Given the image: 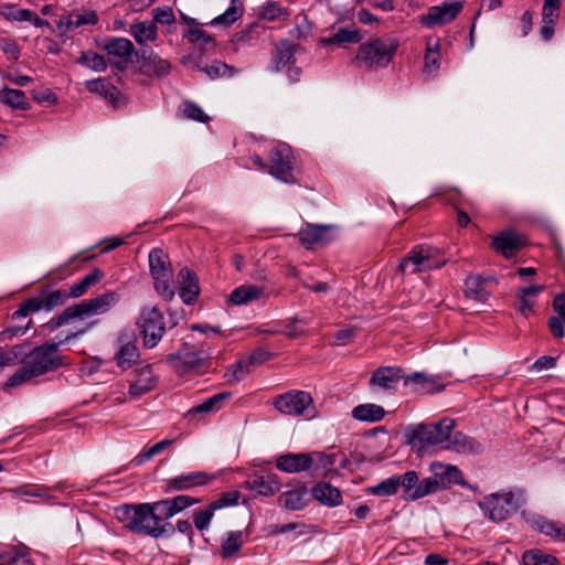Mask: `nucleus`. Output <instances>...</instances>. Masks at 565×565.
Masks as SVG:
<instances>
[{"instance_id": "obj_52", "label": "nucleus", "mask_w": 565, "mask_h": 565, "mask_svg": "<svg viewBox=\"0 0 565 565\" xmlns=\"http://www.w3.org/2000/svg\"><path fill=\"white\" fill-rule=\"evenodd\" d=\"M23 366L18 369L6 382V387H17L38 377L29 365L22 360Z\"/></svg>"}, {"instance_id": "obj_7", "label": "nucleus", "mask_w": 565, "mask_h": 565, "mask_svg": "<svg viewBox=\"0 0 565 565\" xmlns=\"http://www.w3.org/2000/svg\"><path fill=\"white\" fill-rule=\"evenodd\" d=\"M271 404L277 412L286 416L313 418L317 415L313 398L306 391L290 390L276 395Z\"/></svg>"}, {"instance_id": "obj_40", "label": "nucleus", "mask_w": 565, "mask_h": 565, "mask_svg": "<svg viewBox=\"0 0 565 565\" xmlns=\"http://www.w3.org/2000/svg\"><path fill=\"white\" fill-rule=\"evenodd\" d=\"M231 397L230 392H221L214 394L213 396L205 399L203 403L193 406L186 413V416H192L196 414H206L210 412H214L221 408L222 404Z\"/></svg>"}, {"instance_id": "obj_21", "label": "nucleus", "mask_w": 565, "mask_h": 565, "mask_svg": "<svg viewBox=\"0 0 565 565\" xmlns=\"http://www.w3.org/2000/svg\"><path fill=\"white\" fill-rule=\"evenodd\" d=\"M212 475L203 471L182 473L166 481V491H183L209 483Z\"/></svg>"}, {"instance_id": "obj_13", "label": "nucleus", "mask_w": 565, "mask_h": 565, "mask_svg": "<svg viewBox=\"0 0 565 565\" xmlns=\"http://www.w3.org/2000/svg\"><path fill=\"white\" fill-rule=\"evenodd\" d=\"M333 232V225L307 223L296 236L299 243L307 249H316L331 243L335 237Z\"/></svg>"}, {"instance_id": "obj_44", "label": "nucleus", "mask_w": 565, "mask_h": 565, "mask_svg": "<svg viewBox=\"0 0 565 565\" xmlns=\"http://www.w3.org/2000/svg\"><path fill=\"white\" fill-rule=\"evenodd\" d=\"M305 491L290 490L281 493L278 498V502L286 510L296 511L305 507Z\"/></svg>"}, {"instance_id": "obj_15", "label": "nucleus", "mask_w": 565, "mask_h": 565, "mask_svg": "<svg viewBox=\"0 0 565 565\" xmlns=\"http://www.w3.org/2000/svg\"><path fill=\"white\" fill-rule=\"evenodd\" d=\"M205 359L202 352L184 349L169 354L167 362L179 375H183L199 369Z\"/></svg>"}, {"instance_id": "obj_4", "label": "nucleus", "mask_w": 565, "mask_h": 565, "mask_svg": "<svg viewBox=\"0 0 565 565\" xmlns=\"http://www.w3.org/2000/svg\"><path fill=\"white\" fill-rule=\"evenodd\" d=\"M399 42L392 36L375 38L360 45L355 61L369 70L386 67L395 55Z\"/></svg>"}, {"instance_id": "obj_14", "label": "nucleus", "mask_w": 565, "mask_h": 565, "mask_svg": "<svg viewBox=\"0 0 565 565\" xmlns=\"http://www.w3.org/2000/svg\"><path fill=\"white\" fill-rule=\"evenodd\" d=\"M140 62L139 71L141 74L149 77H163L171 71V64L168 60L162 58L152 50H142L136 53Z\"/></svg>"}, {"instance_id": "obj_31", "label": "nucleus", "mask_w": 565, "mask_h": 565, "mask_svg": "<svg viewBox=\"0 0 565 565\" xmlns=\"http://www.w3.org/2000/svg\"><path fill=\"white\" fill-rule=\"evenodd\" d=\"M544 290L543 285L520 288L516 292V310L524 317L533 312L537 296Z\"/></svg>"}, {"instance_id": "obj_10", "label": "nucleus", "mask_w": 565, "mask_h": 565, "mask_svg": "<svg viewBox=\"0 0 565 565\" xmlns=\"http://www.w3.org/2000/svg\"><path fill=\"white\" fill-rule=\"evenodd\" d=\"M138 327L143 338L145 347L154 348L166 332L162 312L157 307L146 306L141 309Z\"/></svg>"}, {"instance_id": "obj_9", "label": "nucleus", "mask_w": 565, "mask_h": 565, "mask_svg": "<svg viewBox=\"0 0 565 565\" xmlns=\"http://www.w3.org/2000/svg\"><path fill=\"white\" fill-rule=\"evenodd\" d=\"M456 422L449 417H444L434 424H420L412 433V440L420 446H436L447 443L454 433Z\"/></svg>"}, {"instance_id": "obj_41", "label": "nucleus", "mask_w": 565, "mask_h": 565, "mask_svg": "<svg viewBox=\"0 0 565 565\" xmlns=\"http://www.w3.org/2000/svg\"><path fill=\"white\" fill-rule=\"evenodd\" d=\"M362 40V35L359 30L340 28L331 36L322 39V43L326 45L338 44L344 45L347 43H359Z\"/></svg>"}, {"instance_id": "obj_5", "label": "nucleus", "mask_w": 565, "mask_h": 565, "mask_svg": "<svg viewBox=\"0 0 565 565\" xmlns=\"http://www.w3.org/2000/svg\"><path fill=\"white\" fill-rule=\"evenodd\" d=\"M524 502V492L516 490L489 494L480 502V508L489 520L501 522L515 513Z\"/></svg>"}, {"instance_id": "obj_39", "label": "nucleus", "mask_w": 565, "mask_h": 565, "mask_svg": "<svg viewBox=\"0 0 565 565\" xmlns=\"http://www.w3.org/2000/svg\"><path fill=\"white\" fill-rule=\"evenodd\" d=\"M244 4L241 0H231L228 8L224 13L214 18L210 24L230 26L242 18Z\"/></svg>"}, {"instance_id": "obj_23", "label": "nucleus", "mask_w": 565, "mask_h": 565, "mask_svg": "<svg viewBox=\"0 0 565 565\" xmlns=\"http://www.w3.org/2000/svg\"><path fill=\"white\" fill-rule=\"evenodd\" d=\"M445 448L463 455H478L483 451V445L480 441L461 431L452 433Z\"/></svg>"}, {"instance_id": "obj_45", "label": "nucleus", "mask_w": 565, "mask_h": 565, "mask_svg": "<svg viewBox=\"0 0 565 565\" xmlns=\"http://www.w3.org/2000/svg\"><path fill=\"white\" fill-rule=\"evenodd\" d=\"M131 34L139 44H143L157 39L158 29L154 23L140 22L131 25Z\"/></svg>"}, {"instance_id": "obj_8", "label": "nucleus", "mask_w": 565, "mask_h": 565, "mask_svg": "<svg viewBox=\"0 0 565 565\" xmlns=\"http://www.w3.org/2000/svg\"><path fill=\"white\" fill-rule=\"evenodd\" d=\"M71 297L68 290L42 291L35 297L24 300L19 308L12 313V319L18 320L26 318L31 313L41 310L51 311L56 307L64 305Z\"/></svg>"}, {"instance_id": "obj_36", "label": "nucleus", "mask_w": 565, "mask_h": 565, "mask_svg": "<svg viewBox=\"0 0 565 565\" xmlns=\"http://www.w3.org/2000/svg\"><path fill=\"white\" fill-rule=\"evenodd\" d=\"M385 409L377 404H360L352 409V417L359 422L375 423L383 419Z\"/></svg>"}, {"instance_id": "obj_26", "label": "nucleus", "mask_w": 565, "mask_h": 565, "mask_svg": "<svg viewBox=\"0 0 565 565\" xmlns=\"http://www.w3.org/2000/svg\"><path fill=\"white\" fill-rule=\"evenodd\" d=\"M88 92L98 94L114 106H119L122 99L120 90L106 78L87 81L85 84Z\"/></svg>"}, {"instance_id": "obj_24", "label": "nucleus", "mask_w": 565, "mask_h": 565, "mask_svg": "<svg viewBox=\"0 0 565 565\" xmlns=\"http://www.w3.org/2000/svg\"><path fill=\"white\" fill-rule=\"evenodd\" d=\"M296 45L288 40L278 42L271 52V63L269 70L271 72H280L284 67L295 64L294 55Z\"/></svg>"}, {"instance_id": "obj_27", "label": "nucleus", "mask_w": 565, "mask_h": 565, "mask_svg": "<svg viewBox=\"0 0 565 565\" xmlns=\"http://www.w3.org/2000/svg\"><path fill=\"white\" fill-rule=\"evenodd\" d=\"M276 467L284 472L297 473L309 470L311 461L309 454H287L277 458Z\"/></svg>"}, {"instance_id": "obj_63", "label": "nucleus", "mask_w": 565, "mask_h": 565, "mask_svg": "<svg viewBox=\"0 0 565 565\" xmlns=\"http://www.w3.org/2000/svg\"><path fill=\"white\" fill-rule=\"evenodd\" d=\"M184 38L189 40L191 43H202L204 45L213 44L214 40L213 38L201 30L199 26L189 28L186 32L184 33Z\"/></svg>"}, {"instance_id": "obj_18", "label": "nucleus", "mask_w": 565, "mask_h": 565, "mask_svg": "<svg viewBox=\"0 0 565 565\" xmlns=\"http://www.w3.org/2000/svg\"><path fill=\"white\" fill-rule=\"evenodd\" d=\"M526 245V238L514 230H508L492 239V247L505 258H511Z\"/></svg>"}, {"instance_id": "obj_11", "label": "nucleus", "mask_w": 565, "mask_h": 565, "mask_svg": "<svg viewBox=\"0 0 565 565\" xmlns=\"http://www.w3.org/2000/svg\"><path fill=\"white\" fill-rule=\"evenodd\" d=\"M295 158L291 148L286 143L276 146L269 153L268 172L286 183H296L294 174Z\"/></svg>"}, {"instance_id": "obj_38", "label": "nucleus", "mask_w": 565, "mask_h": 565, "mask_svg": "<svg viewBox=\"0 0 565 565\" xmlns=\"http://www.w3.org/2000/svg\"><path fill=\"white\" fill-rule=\"evenodd\" d=\"M440 47L439 40L434 43L430 41L427 42L423 68L425 74L435 75L438 72L440 67Z\"/></svg>"}, {"instance_id": "obj_46", "label": "nucleus", "mask_w": 565, "mask_h": 565, "mask_svg": "<svg viewBox=\"0 0 565 565\" xmlns=\"http://www.w3.org/2000/svg\"><path fill=\"white\" fill-rule=\"evenodd\" d=\"M23 353V345H9L0 340V371L14 364Z\"/></svg>"}, {"instance_id": "obj_55", "label": "nucleus", "mask_w": 565, "mask_h": 565, "mask_svg": "<svg viewBox=\"0 0 565 565\" xmlns=\"http://www.w3.org/2000/svg\"><path fill=\"white\" fill-rule=\"evenodd\" d=\"M2 99H3V103H6L7 105H9L13 108H19V109L28 108L26 96L23 90L6 88L3 90Z\"/></svg>"}, {"instance_id": "obj_12", "label": "nucleus", "mask_w": 565, "mask_h": 565, "mask_svg": "<svg viewBox=\"0 0 565 565\" xmlns=\"http://www.w3.org/2000/svg\"><path fill=\"white\" fill-rule=\"evenodd\" d=\"M405 373L399 366H380L369 380L370 390L376 394H394Z\"/></svg>"}, {"instance_id": "obj_42", "label": "nucleus", "mask_w": 565, "mask_h": 565, "mask_svg": "<svg viewBox=\"0 0 565 565\" xmlns=\"http://www.w3.org/2000/svg\"><path fill=\"white\" fill-rule=\"evenodd\" d=\"M202 72H204L211 79H216L220 77H233L238 73V70L234 66L227 65L221 61H213L209 65H204L200 67Z\"/></svg>"}, {"instance_id": "obj_61", "label": "nucleus", "mask_w": 565, "mask_h": 565, "mask_svg": "<svg viewBox=\"0 0 565 565\" xmlns=\"http://www.w3.org/2000/svg\"><path fill=\"white\" fill-rule=\"evenodd\" d=\"M309 458L311 461V467L315 466V468L317 470L328 471L335 463V456L327 455L324 452L316 451V452L309 454Z\"/></svg>"}, {"instance_id": "obj_20", "label": "nucleus", "mask_w": 565, "mask_h": 565, "mask_svg": "<svg viewBox=\"0 0 565 565\" xmlns=\"http://www.w3.org/2000/svg\"><path fill=\"white\" fill-rule=\"evenodd\" d=\"M135 379L129 385V395L140 397L157 386V377L151 365H145L134 371Z\"/></svg>"}, {"instance_id": "obj_60", "label": "nucleus", "mask_w": 565, "mask_h": 565, "mask_svg": "<svg viewBox=\"0 0 565 565\" xmlns=\"http://www.w3.org/2000/svg\"><path fill=\"white\" fill-rule=\"evenodd\" d=\"M561 0H544L542 23H556L559 17Z\"/></svg>"}, {"instance_id": "obj_33", "label": "nucleus", "mask_w": 565, "mask_h": 565, "mask_svg": "<svg viewBox=\"0 0 565 565\" xmlns=\"http://www.w3.org/2000/svg\"><path fill=\"white\" fill-rule=\"evenodd\" d=\"M492 280V278H482L478 275H470L465 281V296L477 302L483 303L489 298V292L484 288V284Z\"/></svg>"}, {"instance_id": "obj_32", "label": "nucleus", "mask_w": 565, "mask_h": 565, "mask_svg": "<svg viewBox=\"0 0 565 565\" xmlns=\"http://www.w3.org/2000/svg\"><path fill=\"white\" fill-rule=\"evenodd\" d=\"M247 534L243 531H231L223 537L220 547V555L223 559H230L237 555L245 542Z\"/></svg>"}, {"instance_id": "obj_37", "label": "nucleus", "mask_w": 565, "mask_h": 565, "mask_svg": "<svg viewBox=\"0 0 565 565\" xmlns=\"http://www.w3.org/2000/svg\"><path fill=\"white\" fill-rule=\"evenodd\" d=\"M103 278L104 273L100 269L95 268L93 271L84 276L82 279L74 282L70 287L68 292L72 298H79L83 295H85L92 286L99 282Z\"/></svg>"}, {"instance_id": "obj_34", "label": "nucleus", "mask_w": 565, "mask_h": 565, "mask_svg": "<svg viewBox=\"0 0 565 565\" xmlns=\"http://www.w3.org/2000/svg\"><path fill=\"white\" fill-rule=\"evenodd\" d=\"M149 266L152 278L171 277L168 255L160 248H153L149 253Z\"/></svg>"}, {"instance_id": "obj_17", "label": "nucleus", "mask_w": 565, "mask_h": 565, "mask_svg": "<svg viewBox=\"0 0 565 565\" xmlns=\"http://www.w3.org/2000/svg\"><path fill=\"white\" fill-rule=\"evenodd\" d=\"M461 9V2H444L440 6L429 8L428 13L420 18V22L426 26L443 25L451 22Z\"/></svg>"}, {"instance_id": "obj_3", "label": "nucleus", "mask_w": 565, "mask_h": 565, "mask_svg": "<svg viewBox=\"0 0 565 565\" xmlns=\"http://www.w3.org/2000/svg\"><path fill=\"white\" fill-rule=\"evenodd\" d=\"M119 301V296L115 291H107L95 298L83 300L65 308L60 315L50 321L51 330L58 329L67 324L73 319H83L86 317L106 313Z\"/></svg>"}, {"instance_id": "obj_53", "label": "nucleus", "mask_w": 565, "mask_h": 565, "mask_svg": "<svg viewBox=\"0 0 565 565\" xmlns=\"http://www.w3.org/2000/svg\"><path fill=\"white\" fill-rule=\"evenodd\" d=\"M439 489V483L436 480L435 476L425 478L418 482V486L414 490L413 495H409L411 501H415L426 495L433 494L437 492Z\"/></svg>"}, {"instance_id": "obj_51", "label": "nucleus", "mask_w": 565, "mask_h": 565, "mask_svg": "<svg viewBox=\"0 0 565 565\" xmlns=\"http://www.w3.org/2000/svg\"><path fill=\"white\" fill-rule=\"evenodd\" d=\"M255 365L250 361L249 356L241 359L237 363L232 365L227 372L226 376L228 381H242L247 374H249Z\"/></svg>"}, {"instance_id": "obj_57", "label": "nucleus", "mask_w": 565, "mask_h": 565, "mask_svg": "<svg viewBox=\"0 0 565 565\" xmlns=\"http://www.w3.org/2000/svg\"><path fill=\"white\" fill-rule=\"evenodd\" d=\"M398 481H399L398 482L399 488L402 487L404 490V495H403L404 499L406 501H411L409 495H413L414 490L416 489V487L418 486V482H419L417 472L414 470H409V471L405 472L404 475L398 476Z\"/></svg>"}, {"instance_id": "obj_22", "label": "nucleus", "mask_w": 565, "mask_h": 565, "mask_svg": "<svg viewBox=\"0 0 565 565\" xmlns=\"http://www.w3.org/2000/svg\"><path fill=\"white\" fill-rule=\"evenodd\" d=\"M177 280L180 285L179 295L183 302L186 305L195 302L200 294L196 274L188 267H183L180 269Z\"/></svg>"}, {"instance_id": "obj_30", "label": "nucleus", "mask_w": 565, "mask_h": 565, "mask_svg": "<svg viewBox=\"0 0 565 565\" xmlns=\"http://www.w3.org/2000/svg\"><path fill=\"white\" fill-rule=\"evenodd\" d=\"M266 288L258 285H242L235 288L228 298V301L235 306L247 305L264 296Z\"/></svg>"}, {"instance_id": "obj_2", "label": "nucleus", "mask_w": 565, "mask_h": 565, "mask_svg": "<svg viewBox=\"0 0 565 565\" xmlns=\"http://www.w3.org/2000/svg\"><path fill=\"white\" fill-rule=\"evenodd\" d=\"M96 322L97 321H93L88 323L85 329L71 332L65 339L56 337L57 342H45L44 344L34 348L24 356L23 361L36 376L57 370L63 365V358L60 354L58 347L66 341L83 335L89 328L95 326Z\"/></svg>"}, {"instance_id": "obj_6", "label": "nucleus", "mask_w": 565, "mask_h": 565, "mask_svg": "<svg viewBox=\"0 0 565 565\" xmlns=\"http://www.w3.org/2000/svg\"><path fill=\"white\" fill-rule=\"evenodd\" d=\"M446 264L437 247L419 245L411 249L408 255L402 259L398 270L402 274H418L426 270L438 269Z\"/></svg>"}, {"instance_id": "obj_28", "label": "nucleus", "mask_w": 565, "mask_h": 565, "mask_svg": "<svg viewBox=\"0 0 565 565\" xmlns=\"http://www.w3.org/2000/svg\"><path fill=\"white\" fill-rule=\"evenodd\" d=\"M431 470L440 489L465 483L462 472L456 466L436 462L431 465Z\"/></svg>"}, {"instance_id": "obj_1", "label": "nucleus", "mask_w": 565, "mask_h": 565, "mask_svg": "<svg viewBox=\"0 0 565 565\" xmlns=\"http://www.w3.org/2000/svg\"><path fill=\"white\" fill-rule=\"evenodd\" d=\"M116 518L129 531L159 537L167 534V525H159L150 503L124 504L115 510Z\"/></svg>"}, {"instance_id": "obj_47", "label": "nucleus", "mask_w": 565, "mask_h": 565, "mask_svg": "<svg viewBox=\"0 0 565 565\" xmlns=\"http://www.w3.org/2000/svg\"><path fill=\"white\" fill-rule=\"evenodd\" d=\"M259 15L267 21H284L290 15V12L275 1H268L262 7Z\"/></svg>"}, {"instance_id": "obj_64", "label": "nucleus", "mask_w": 565, "mask_h": 565, "mask_svg": "<svg viewBox=\"0 0 565 565\" xmlns=\"http://www.w3.org/2000/svg\"><path fill=\"white\" fill-rule=\"evenodd\" d=\"M239 492L238 491H230L223 493L218 499L212 501L211 508L214 510H218L222 508L233 507L238 504Z\"/></svg>"}, {"instance_id": "obj_58", "label": "nucleus", "mask_w": 565, "mask_h": 565, "mask_svg": "<svg viewBox=\"0 0 565 565\" xmlns=\"http://www.w3.org/2000/svg\"><path fill=\"white\" fill-rule=\"evenodd\" d=\"M172 444L171 439H163L148 449L142 450L136 458L132 460L136 465H142L145 461L151 459L152 457L162 452L166 448H168Z\"/></svg>"}, {"instance_id": "obj_56", "label": "nucleus", "mask_w": 565, "mask_h": 565, "mask_svg": "<svg viewBox=\"0 0 565 565\" xmlns=\"http://www.w3.org/2000/svg\"><path fill=\"white\" fill-rule=\"evenodd\" d=\"M533 526L534 529H536L539 532L547 535V536H551L553 539H556V540H559L561 539V531H562V527L558 526L556 523H554L553 521H550L543 516H537L536 519L533 520Z\"/></svg>"}, {"instance_id": "obj_54", "label": "nucleus", "mask_w": 565, "mask_h": 565, "mask_svg": "<svg viewBox=\"0 0 565 565\" xmlns=\"http://www.w3.org/2000/svg\"><path fill=\"white\" fill-rule=\"evenodd\" d=\"M9 492L13 495V498L20 495L41 498L44 500L50 498L49 489L44 486H23L10 489Z\"/></svg>"}, {"instance_id": "obj_16", "label": "nucleus", "mask_w": 565, "mask_h": 565, "mask_svg": "<svg viewBox=\"0 0 565 565\" xmlns=\"http://www.w3.org/2000/svg\"><path fill=\"white\" fill-rule=\"evenodd\" d=\"M97 22L98 15L94 10L76 9L61 15L56 24L62 33H67L85 25H95Z\"/></svg>"}, {"instance_id": "obj_43", "label": "nucleus", "mask_w": 565, "mask_h": 565, "mask_svg": "<svg viewBox=\"0 0 565 565\" xmlns=\"http://www.w3.org/2000/svg\"><path fill=\"white\" fill-rule=\"evenodd\" d=\"M151 510L153 511L154 516L158 518L159 525H167V533H172L174 531L171 523H163V520H168L172 518L175 513L172 509L170 500H161L154 503H150Z\"/></svg>"}, {"instance_id": "obj_25", "label": "nucleus", "mask_w": 565, "mask_h": 565, "mask_svg": "<svg viewBox=\"0 0 565 565\" xmlns=\"http://www.w3.org/2000/svg\"><path fill=\"white\" fill-rule=\"evenodd\" d=\"M119 342L120 349L116 353L115 360L121 370H127L131 367L132 363L139 358V351L132 335L121 334Z\"/></svg>"}, {"instance_id": "obj_48", "label": "nucleus", "mask_w": 565, "mask_h": 565, "mask_svg": "<svg viewBox=\"0 0 565 565\" xmlns=\"http://www.w3.org/2000/svg\"><path fill=\"white\" fill-rule=\"evenodd\" d=\"M398 476H393L381 481L379 484L369 487L366 492L377 497H391L394 495L399 489Z\"/></svg>"}, {"instance_id": "obj_49", "label": "nucleus", "mask_w": 565, "mask_h": 565, "mask_svg": "<svg viewBox=\"0 0 565 565\" xmlns=\"http://www.w3.org/2000/svg\"><path fill=\"white\" fill-rule=\"evenodd\" d=\"M522 562L523 565H558L556 557L536 548L525 552Z\"/></svg>"}, {"instance_id": "obj_50", "label": "nucleus", "mask_w": 565, "mask_h": 565, "mask_svg": "<svg viewBox=\"0 0 565 565\" xmlns=\"http://www.w3.org/2000/svg\"><path fill=\"white\" fill-rule=\"evenodd\" d=\"M77 63L95 71V72H104L107 68V62L105 57L98 53L93 51L82 52Z\"/></svg>"}, {"instance_id": "obj_59", "label": "nucleus", "mask_w": 565, "mask_h": 565, "mask_svg": "<svg viewBox=\"0 0 565 565\" xmlns=\"http://www.w3.org/2000/svg\"><path fill=\"white\" fill-rule=\"evenodd\" d=\"M404 384L414 385L416 388L422 390L426 393H433L436 390L433 387V382L423 373H414L412 375H405Z\"/></svg>"}, {"instance_id": "obj_35", "label": "nucleus", "mask_w": 565, "mask_h": 565, "mask_svg": "<svg viewBox=\"0 0 565 565\" xmlns=\"http://www.w3.org/2000/svg\"><path fill=\"white\" fill-rule=\"evenodd\" d=\"M312 495L323 504L335 507L342 501L341 492L338 488L327 482H320L312 488Z\"/></svg>"}, {"instance_id": "obj_19", "label": "nucleus", "mask_w": 565, "mask_h": 565, "mask_svg": "<svg viewBox=\"0 0 565 565\" xmlns=\"http://www.w3.org/2000/svg\"><path fill=\"white\" fill-rule=\"evenodd\" d=\"M244 483L247 489L260 495H274L281 487L278 477L271 472H255Z\"/></svg>"}, {"instance_id": "obj_62", "label": "nucleus", "mask_w": 565, "mask_h": 565, "mask_svg": "<svg viewBox=\"0 0 565 565\" xmlns=\"http://www.w3.org/2000/svg\"><path fill=\"white\" fill-rule=\"evenodd\" d=\"M181 107L183 116L188 119L200 122H207L210 120V117L195 103L184 102Z\"/></svg>"}, {"instance_id": "obj_29", "label": "nucleus", "mask_w": 565, "mask_h": 565, "mask_svg": "<svg viewBox=\"0 0 565 565\" xmlns=\"http://www.w3.org/2000/svg\"><path fill=\"white\" fill-rule=\"evenodd\" d=\"M102 49L107 52L109 57L121 60H130V57L137 53L134 43L129 39L119 36L107 39L102 45Z\"/></svg>"}]
</instances>
